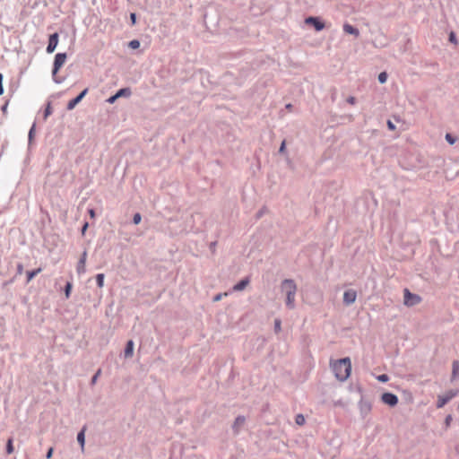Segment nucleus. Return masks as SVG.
<instances>
[{
    "mask_svg": "<svg viewBox=\"0 0 459 459\" xmlns=\"http://www.w3.org/2000/svg\"><path fill=\"white\" fill-rule=\"evenodd\" d=\"M330 368L337 380H347L351 373V362L350 358L330 360Z\"/></svg>",
    "mask_w": 459,
    "mask_h": 459,
    "instance_id": "f257e3e1",
    "label": "nucleus"
},
{
    "mask_svg": "<svg viewBox=\"0 0 459 459\" xmlns=\"http://www.w3.org/2000/svg\"><path fill=\"white\" fill-rule=\"evenodd\" d=\"M281 291L286 294V305L292 309L295 307V296L297 292V285L292 280H284L281 282Z\"/></svg>",
    "mask_w": 459,
    "mask_h": 459,
    "instance_id": "f03ea898",
    "label": "nucleus"
},
{
    "mask_svg": "<svg viewBox=\"0 0 459 459\" xmlns=\"http://www.w3.org/2000/svg\"><path fill=\"white\" fill-rule=\"evenodd\" d=\"M403 299L404 305L408 307L415 306L421 301V298L419 295L411 293L408 289H405L403 291Z\"/></svg>",
    "mask_w": 459,
    "mask_h": 459,
    "instance_id": "7ed1b4c3",
    "label": "nucleus"
},
{
    "mask_svg": "<svg viewBox=\"0 0 459 459\" xmlns=\"http://www.w3.org/2000/svg\"><path fill=\"white\" fill-rule=\"evenodd\" d=\"M457 394H458V391L450 390L444 394L438 395L437 402V408L444 407L452 398L456 396Z\"/></svg>",
    "mask_w": 459,
    "mask_h": 459,
    "instance_id": "20e7f679",
    "label": "nucleus"
},
{
    "mask_svg": "<svg viewBox=\"0 0 459 459\" xmlns=\"http://www.w3.org/2000/svg\"><path fill=\"white\" fill-rule=\"evenodd\" d=\"M66 54L65 53H58L55 56L54 65H53V76L55 77L60 68L64 65L66 61Z\"/></svg>",
    "mask_w": 459,
    "mask_h": 459,
    "instance_id": "39448f33",
    "label": "nucleus"
},
{
    "mask_svg": "<svg viewBox=\"0 0 459 459\" xmlns=\"http://www.w3.org/2000/svg\"><path fill=\"white\" fill-rule=\"evenodd\" d=\"M381 401L391 407L398 403V397L392 393H384L381 396Z\"/></svg>",
    "mask_w": 459,
    "mask_h": 459,
    "instance_id": "423d86ee",
    "label": "nucleus"
},
{
    "mask_svg": "<svg viewBox=\"0 0 459 459\" xmlns=\"http://www.w3.org/2000/svg\"><path fill=\"white\" fill-rule=\"evenodd\" d=\"M58 44V34L54 33L49 36L48 45L47 47L48 53H53Z\"/></svg>",
    "mask_w": 459,
    "mask_h": 459,
    "instance_id": "0eeeda50",
    "label": "nucleus"
},
{
    "mask_svg": "<svg viewBox=\"0 0 459 459\" xmlns=\"http://www.w3.org/2000/svg\"><path fill=\"white\" fill-rule=\"evenodd\" d=\"M357 298V293L353 290H348L343 293V302L347 305L352 304L355 302Z\"/></svg>",
    "mask_w": 459,
    "mask_h": 459,
    "instance_id": "6e6552de",
    "label": "nucleus"
},
{
    "mask_svg": "<svg viewBox=\"0 0 459 459\" xmlns=\"http://www.w3.org/2000/svg\"><path fill=\"white\" fill-rule=\"evenodd\" d=\"M88 89H84L76 98L71 100L67 103V109L72 110L75 108V106L82 100V98L87 94Z\"/></svg>",
    "mask_w": 459,
    "mask_h": 459,
    "instance_id": "1a4fd4ad",
    "label": "nucleus"
},
{
    "mask_svg": "<svg viewBox=\"0 0 459 459\" xmlns=\"http://www.w3.org/2000/svg\"><path fill=\"white\" fill-rule=\"evenodd\" d=\"M305 22L307 24H312L317 31L325 28V24L316 17H308L305 20Z\"/></svg>",
    "mask_w": 459,
    "mask_h": 459,
    "instance_id": "9d476101",
    "label": "nucleus"
},
{
    "mask_svg": "<svg viewBox=\"0 0 459 459\" xmlns=\"http://www.w3.org/2000/svg\"><path fill=\"white\" fill-rule=\"evenodd\" d=\"M86 259H87V253L83 252V254L82 255V256L78 262L77 267H76V271L79 274L85 273Z\"/></svg>",
    "mask_w": 459,
    "mask_h": 459,
    "instance_id": "9b49d317",
    "label": "nucleus"
},
{
    "mask_svg": "<svg viewBox=\"0 0 459 459\" xmlns=\"http://www.w3.org/2000/svg\"><path fill=\"white\" fill-rule=\"evenodd\" d=\"M343 30L344 32L348 33V34H351V35H354L356 37H358L359 35V31L358 29L354 28L353 26H351V24L349 23H345L343 25Z\"/></svg>",
    "mask_w": 459,
    "mask_h": 459,
    "instance_id": "f8f14e48",
    "label": "nucleus"
},
{
    "mask_svg": "<svg viewBox=\"0 0 459 459\" xmlns=\"http://www.w3.org/2000/svg\"><path fill=\"white\" fill-rule=\"evenodd\" d=\"M248 284H249V279L248 278L243 279L238 283L234 285L233 290L234 291L243 290Z\"/></svg>",
    "mask_w": 459,
    "mask_h": 459,
    "instance_id": "ddd939ff",
    "label": "nucleus"
},
{
    "mask_svg": "<svg viewBox=\"0 0 459 459\" xmlns=\"http://www.w3.org/2000/svg\"><path fill=\"white\" fill-rule=\"evenodd\" d=\"M134 351V342L133 341H128L126 343V347L125 349V356L126 357H132Z\"/></svg>",
    "mask_w": 459,
    "mask_h": 459,
    "instance_id": "4468645a",
    "label": "nucleus"
},
{
    "mask_svg": "<svg viewBox=\"0 0 459 459\" xmlns=\"http://www.w3.org/2000/svg\"><path fill=\"white\" fill-rule=\"evenodd\" d=\"M245 418L243 416H238L234 422L233 428L236 432L238 431L239 428L244 424Z\"/></svg>",
    "mask_w": 459,
    "mask_h": 459,
    "instance_id": "2eb2a0df",
    "label": "nucleus"
},
{
    "mask_svg": "<svg viewBox=\"0 0 459 459\" xmlns=\"http://www.w3.org/2000/svg\"><path fill=\"white\" fill-rule=\"evenodd\" d=\"M41 272V268L27 272V282H30L37 274Z\"/></svg>",
    "mask_w": 459,
    "mask_h": 459,
    "instance_id": "dca6fc26",
    "label": "nucleus"
},
{
    "mask_svg": "<svg viewBox=\"0 0 459 459\" xmlns=\"http://www.w3.org/2000/svg\"><path fill=\"white\" fill-rule=\"evenodd\" d=\"M457 375H459V361L455 360L452 365V376L455 377Z\"/></svg>",
    "mask_w": 459,
    "mask_h": 459,
    "instance_id": "f3484780",
    "label": "nucleus"
},
{
    "mask_svg": "<svg viewBox=\"0 0 459 459\" xmlns=\"http://www.w3.org/2000/svg\"><path fill=\"white\" fill-rule=\"evenodd\" d=\"M96 281H97V285L100 287V288H102L103 285H104V274L103 273H99L97 274L96 276Z\"/></svg>",
    "mask_w": 459,
    "mask_h": 459,
    "instance_id": "a211bd4d",
    "label": "nucleus"
},
{
    "mask_svg": "<svg viewBox=\"0 0 459 459\" xmlns=\"http://www.w3.org/2000/svg\"><path fill=\"white\" fill-rule=\"evenodd\" d=\"M131 93L130 90L127 88L121 89L117 92V97H122V96H129Z\"/></svg>",
    "mask_w": 459,
    "mask_h": 459,
    "instance_id": "6ab92c4d",
    "label": "nucleus"
},
{
    "mask_svg": "<svg viewBox=\"0 0 459 459\" xmlns=\"http://www.w3.org/2000/svg\"><path fill=\"white\" fill-rule=\"evenodd\" d=\"M77 440L81 444V446L83 448V446H84V429H82V431L78 433Z\"/></svg>",
    "mask_w": 459,
    "mask_h": 459,
    "instance_id": "aec40b11",
    "label": "nucleus"
},
{
    "mask_svg": "<svg viewBox=\"0 0 459 459\" xmlns=\"http://www.w3.org/2000/svg\"><path fill=\"white\" fill-rule=\"evenodd\" d=\"M13 452V438H9L6 444V453L11 455Z\"/></svg>",
    "mask_w": 459,
    "mask_h": 459,
    "instance_id": "412c9836",
    "label": "nucleus"
},
{
    "mask_svg": "<svg viewBox=\"0 0 459 459\" xmlns=\"http://www.w3.org/2000/svg\"><path fill=\"white\" fill-rule=\"evenodd\" d=\"M295 422L299 426L304 425L305 424V417L302 414H298L295 418Z\"/></svg>",
    "mask_w": 459,
    "mask_h": 459,
    "instance_id": "4be33fe9",
    "label": "nucleus"
},
{
    "mask_svg": "<svg viewBox=\"0 0 459 459\" xmlns=\"http://www.w3.org/2000/svg\"><path fill=\"white\" fill-rule=\"evenodd\" d=\"M387 80V74L385 72H382L378 74V81L380 83H385Z\"/></svg>",
    "mask_w": 459,
    "mask_h": 459,
    "instance_id": "5701e85b",
    "label": "nucleus"
},
{
    "mask_svg": "<svg viewBox=\"0 0 459 459\" xmlns=\"http://www.w3.org/2000/svg\"><path fill=\"white\" fill-rule=\"evenodd\" d=\"M140 46V42L136 39H134L132 41L129 42V47L133 49H136L138 48Z\"/></svg>",
    "mask_w": 459,
    "mask_h": 459,
    "instance_id": "b1692460",
    "label": "nucleus"
},
{
    "mask_svg": "<svg viewBox=\"0 0 459 459\" xmlns=\"http://www.w3.org/2000/svg\"><path fill=\"white\" fill-rule=\"evenodd\" d=\"M72 290V284L70 282H67L65 290V298L68 299L70 297V292Z\"/></svg>",
    "mask_w": 459,
    "mask_h": 459,
    "instance_id": "393cba45",
    "label": "nucleus"
},
{
    "mask_svg": "<svg viewBox=\"0 0 459 459\" xmlns=\"http://www.w3.org/2000/svg\"><path fill=\"white\" fill-rule=\"evenodd\" d=\"M377 380L380 382H387L389 380V377L386 374H382L377 376Z\"/></svg>",
    "mask_w": 459,
    "mask_h": 459,
    "instance_id": "a878e982",
    "label": "nucleus"
},
{
    "mask_svg": "<svg viewBox=\"0 0 459 459\" xmlns=\"http://www.w3.org/2000/svg\"><path fill=\"white\" fill-rule=\"evenodd\" d=\"M446 140L450 143V144H454L456 141V139L452 136L450 134H446Z\"/></svg>",
    "mask_w": 459,
    "mask_h": 459,
    "instance_id": "bb28decb",
    "label": "nucleus"
},
{
    "mask_svg": "<svg viewBox=\"0 0 459 459\" xmlns=\"http://www.w3.org/2000/svg\"><path fill=\"white\" fill-rule=\"evenodd\" d=\"M100 374H101V370H100V369H99V370L95 373V375L92 377V378H91V385H95V384H96V382H97V380H98V377L100 376Z\"/></svg>",
    "mask_w": 459,
    "mask_h": 459,
    "instance_id": "cd10ccee",
    "label": "nucleus"
},
{
    "mask_svg": "<svg viewBox=\"0 0 459 459\" xmlns=\"http://www.w3.org/2000/svg\"><path fill=\"white\" fill-rule=\"evenodd\" d=\"M142 217L140 213H135L133 218V221L134 224H139L141 222Z\"/></svg>",
    "mask_w": 459,
    "mask_h": 459,
    "instance_id": "c85d7f7f",
    "label": "nucleus"
},
{
    "mask_svg": "<svg viewBox=\"0 0 459 459\" xmlns=\"http://www.w3.org/2000/svg\"><path fill=\"white\" fill-rule=\"evenodd\" d=\"M51 107L48 104V107L45 109L44 117L47 118L51 114Z\"/></svg>",
    "mask_w": 459,
    "mask_h": 459,
    "instance_id": "c756f323",
    "label": "nucleus"
},
{
    "mask_svg": "<svg viewBox=\"0 0 459 459\" xmlns=\"http://www.w3.org/2000/svg\"><path fill=\"white\" fill-rule=\"evenodd\" d=\"M274 327H275V331H276V332L281 331V320H280V319H276V320H275V322H274Z\"/></svg>",
    "mask_w": 459,
    "mask_h": 459,
    "instance_id": "7c9ffc66",
    "label": "nucleus"
},
{
    "mask_svg": "<svg viewBox=\"0 0 459 459\" xmlns=\"http://www.w3.org/2000/svg\"><path fill=\"white\" fill-rule=\"evenodd\" d=\"M449 40L454 43V44H457V40H456V38H455V35L454 32H451L450 35H449Z\"/></svg>",
    "mask_w": 459,
    "mask_h": 459,
    "instance_id": "2f4dec72",
    "label": "nucleus"
},
{
    "mask_svg": "<svg viewBox=\"0 0 459 459\" xmlns=\"http://www.w3.org/2000/svg\"><path fill=\"white\" fill-rule=\"evenodd\" d=\"M227 295H228L227 293H219V294H217V295L213 298V300H214V301H219V300H221V298H222L223 296H227Z\"/></svg>",
    "mask_w": 459,
    "mask_h": 459,
    "instance_id": "473e14b6",
    "label": "nucleus"
},
{
    "mask_svg": "<svg viewBox=\"0 0 459 459\" xmlns=\"http://www.w3.org/2000/svg\"><path fill=\"white\" fill-rule=\"evenodd\" d=\"M3 74H0V95H2L4 93V87H3Z\"/></svg>",
    "mask_w": 459,
    "mask_h": 459,
    "instance_id": "72a5a7b5",
    "label": "nucleus"
},
{
    "mask_svg": "<svg viewBox=\"0 0 459 459\" xmlns=\"http://www.w3.org/2000/svg\"><path fill=\"white\" fill-rule=\"evenodd\" d=\"M452 421V416L451 415H447L446 420H445V423H446V427H449L450 426V423Z\"/></svg>",
    "mask_w": 459,
    "mask_h": 459,
    "instance_id": "f704fd0d",
    "label": "nucleus"
},
{
    "mask_svg": "<svg viewBox=\"0 0 459 459\" xmlns=\"http://www.w3.org/2000/svg\"><path fill=\"white\" fill-rule=\"evenodd\" d=\"M285 147H286V143H285V141H283V142L281 143V147H280V149H279V152H280L281 153H284V152H285Z\"/></svg>",
    "mask_w": 459,
    "mask_h": 459,
    "instance_id": "c9c22d12",
    "label": "nucleus"
},
{
    "mask_svg": "<svg viewBox=\"0 0 459 459\" xmlns=\"http://www.w3.org/2000/svg\"><path fill=\"white\" fill-rule=\"evenodd\" d=\"M53 451H54L53 447H50V448L48 449V453H47V455H46V456H47V458H48V459H49V458H51V457H52Z\"/></svg>",
    "mask_w": 459,
    "mask_h": 459,
    "instance_id": "e433bc0d",
    "label": "nucleus"
},
{
    "mask_svg": "<svg viewBox=\"0 0 459 459\" xmlns=\"http://www.w3.org/2000/svg\"><path fill=\"white\" fill-rule=\"evenodd\" d=\"M117 99H118V97H117V93H116L114 96H111V97L108 100V101L109 103H114V102L116 101V100H117Z\"/></svg>",
    "mask_w": 459,
    "mask_h": 459,
    "instance_id": "4c0bfd02",
    "label": "nucleus"
},
{
    "mask_svg": "<svg viewBox=\"0 0 459 459\" xmlns=\"http://www.w3.org/2000/svg\"><path fill=\"white\" fill-rule=\"evenodd\" d=\"M387 126L390 130L395 129V126L390 120L387 121Z\"/></svg>",
    "mask_w": 459,
    "mask_h": 459,
    "instance_id": "58836bf2",
    "label": "nucleus"
},
{
    "mask_svg": "<svg viewBox=\"0 0 459 459\" xmlns=\"http://www.w3.org/2000/svg\"><path fill=\"white\" fill-rule=\"evenodd\" d=\"M22 271H23V266H22V264H18V265H17V272H18V273H19V274L22 273Z\"/></svg>",
    "mask_w": 459,
    "mask_h": 459,
    "instance_id": "ea45409f",
    "label": "nucleus"
},
{
    "mask_svg": "<svg viewBox=\"0 0 459 459\" xmlns=\"http://www.w3.org/2000/svg\"><path fill=\"white\" fill-rule=\"evenodd\" d=\"M88 228V223L86 222L83 226H82V234L84 235L85 234V231Z\"/></svg>",
    "mask_w": 459,
    "mask_h": 459,
    "instance_id": "a19ab883",
    "label": "nucleus"
},
{
    "mask_svg": "<svg viewBox=\"0 0 459 459\" xmlns=\"http://www.w3.org/2000/svg\"><path fill=\"white\" fill-rule=\"evenodd\" d=\"M347 101L350 103V104H354L355 103V98L353 97H350Z\"/></svg>",
    "mask_w": 459,
    "mask_h": 459,
    "instance_id": "79ce46f5",
    "label": "nucleus"
},
{
    "mask_svg": "<svg viewBox=\"0 0 459 459\" xmlns=\"http://www.w3.org/2000/svg\"><path fill=\"white\" fill-rule=\"evenodd\" d=\"M89 214L91 218H94L95 217V212L93 209H90L89 210Z\"/></svg>",
    "mask_w": 459,
    "mask_h": 459,
    "instance_id": "37998d69",
    "label": "nucleus"
},
{
    "mask_svg": "<svg viewBox=\"0 0 459 459\" xmlns=\"http://www.w3.org/2000/svg\"><path fill=\"white\" fill-rule=\"evenodd\" d=\"M130 17H131V20H132L133 24H134V23H135V18H136V17H135V14H134V13H131V16H130Z\"/></svg>",
    "mask_w": 459,
    "mask_h": 459,
    "instance_id": "c03bdc74",
    "label": "nucleus"
},
{
    "mask_svg": "<svg viewBox=\"0 0 459 459\" xmlns=\"http://www.w3.org/2000/svg\"><path fill=\"white\" fill-rule=\"evenodd\" d=\"M286 108H291V104H288V105L286 106Z\"/></svg>",
    "mask_w": 459,
    "mask_h": 459,
    "instance_id": "a18cd8bd",
    "label": "nucleus"
}]
</instances>
